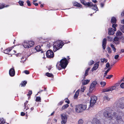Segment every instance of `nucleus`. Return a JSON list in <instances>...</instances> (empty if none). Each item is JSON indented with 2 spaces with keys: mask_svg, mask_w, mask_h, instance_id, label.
Returning <instances> with one entry per match:
<instances>
[{
  "mask_svg": "<svg viewBox=\"0 0 124 124\" xmlns=\"http://www.w3.org/2000/svg\"><path fill=\"white\" fill-rule=\"evenodd\" d=\"M105 110V111H104L103 114L106 118H109L110 120H113L114 118L117 122L122 120L121 115L120 114L117 115L116 112L111 110H110L109 108H107Z\"/></svg>",
  "mask_w": 124,
  "mask_h": 124,
  "instance_id": "f257e3e1",
  "label": "nucleus"
},
{
  "mask_svg": "<svg viewBox=\"0 0 124 124\" xmlns=\"http://www.w3.org/2000/svg\"><path fill=\"white\" fill-rule=\"evenodd\" d=\"M59 62L60 63L58 62L56 65L57 68L59 70L62 69H65L68 63V61L66 58L62 59Z\"/></svg>",
  "mask_w": 124,
  "mask_h": 124,
  "instance_id": "f03ea898",
  "label": "nucleus"
},
{
  "mask_svg": "<svg viewBox=\"0 0 124 124\" xmlns=\"http://www.w3.org/2000/svg\"><path fill=\"white\" fill-rule=\"evenodd\" d=\"M63 45V44L60 41H57L54 44L53 51L54 52L56 51L61 48Z\"/></svg>",
  "mask_w": 124,
  "mask_h": 124,
  "instance_id": "7ed1b4c3",
  "label": "nucleus"
},
{
  "mask_svg": "<svg viewBox=\"0 0 124 124\" xmlns=\"http://www.w3.org/2000/svg\"><path fill=\"white\" fill-rule=\"evenodd\" d=\"M34 44V42L33 41H25L23 42V45L24 48H29L32 46Z\"/></svg>",
  "mask_w": 124,
  "mask_h": 124,
  "instance_id": "20e7f679",
  "label": "nucleus"
},
{
  "mask_svg": "<svg viewBox=\"0 0 124 124\" xmlns=\"http://www.w3.org/2000/svg\"><path fill=\"white\" fill-rule=\"evenodd\" d=\"M119 85V84L118 83H117L116 84L115 86H113L111 87H109L108 88H106L103 90L102 92H109L115 89L116 88V87H117Z\"/></svg>",
  "mask_w": 124,
  "mask_h": 124,
  "instance_id": "39448f33",
  "label": "nucleus"
},
{
  "mask_svg": "<svg viewBox=\"0 0 124 124\" xmlns=\"http://www.w3.org/2000/svg\"><path fill=\"white\" fill-rule=\"evenodd\" d=\"M46 55L47 58H53L54 57V54L51 50L47 51L46 53Z\"/></svg>",
  "mask_w": 124,
  "mask_h": 124,
  "instance_id": "423d86ee",
  "label": "nucleus"
},
{
  "mask_svg": "<svg viewBox=\"0 0 124 124\" xmlns=\"http://www.w3.org/2000/svg\"><path fill=\"white\" fill-rule=\"evenodd\" d=\"M90 101V105L91 107H92L96 102L97 100V98L95 96H91Z\"/></svg>",
  "mask_w": 124,
  "mask_h": 124,
  "instance_id": "0eeeda50",
  "label": "nucleus"
},
{
  "mask_svg": "<svg viewBox=\"0 0 124 124\" xmlns=\"http://www.w3.org/2000/svg\"><path fill=\"white\" fill-rule=\"evenodd\" d=\"M61 116L62 119L61 123L62 124H66L67 120V115L64 114H62L61 115Z\"/></svg>",
  "mask_w": 124,
  "mask_h": 124,
  "instance_id": "6e6552de",
  "label": "nucleus"
},
{
  "mask_svg": "<svg viewBox=\"0 0 124 124\" xmlns=\"http://www.w3.org/2000/svg\"><path fill=\"white\" fill-rule=\"evenodd\" d=\"M97 83L96 81H93L92 83L91 84L89 88V92L91 93L93 89L94 88L96 84Z\"/></svg>",
  "mask_w": 124,
  "mask_h": 124,
  "instance_id": "1a4fd4ad",
  "label": "nucleus"
},
{
  "mask_svg": "<svg viewBox=\"0 0 124 124\" xmlns=\"http://www.w3.org/2000/svg\"><path fill=\"white\" fill-rule=\"evenodd\" d=\"M75 111L78 113H80L82 112L80 104L75 106Z\"/></svg>",
  "mask_w": 124,
  "mask_h": 124,
  "instance_id": "9d476101",
  "label": "nucleus"
},
{
  "mask_svg": "<svg viewBox=\"0 0 124 124\" xmlns=\"http://www.w3.org/2000/svg\"><path fill=\"white\" fill-rule=\"evenodd\" d=\"M9 74L10 76L12 77L14 76L15 74V71L14 68L10 69L9 71Z\"/></svg>",
  "mask_w": 124,
  "mask_h": 124,
  "instance_id": "9b49d317",
  "label": "nucleus"
},
{
  "mask_svg": "<svg viewBox=\"0 0 124 124\" xmlns=\"http://www.w3.org/2000/svg\"><path fill=\"white\" fill-rule=\"evenodd\" d=\"M99 62H97L94 64L92 70V71L94 70H96L98 68L99 66Z\"/></svg>",
  "mask_w": 124,
  "mask_h": 124,
  "instance_id": "f8f14e48",
  "label": "nucleus"
},
{
  "mask_svg": "<svg viewBox=\"0 0 124 124\" xmlns=\"http://www.w3.org/2000/svg\"><path fill=\"white\" fill-rule=\"evenodd\" d=\"M107 43V40L106 38L103 39L102 41V46L103 49L105 50L106 47V44Z\"/></svg>",
  "mask_w": 124,
  "mask_h": 124,
  "instance_id": "ddd939ff",
  "label": "nucleus"
},
{
  "mask_svg": "<svg viewBox=\"0 0 124 124\" xmlns=\"http://www.w3.org/2000/svg\"><path fill=\"white\" fill-rule=\"evenodd\" d=\"M12 49L11 47H8L6 49L4 50V53L7 54H9L8 53L10 52Z\"/></svg>",
  "mask_w": 124,
  "mask_h": 124,
  "instance_id": "4468645a",
  "label": "nucleus"
},
{
  "mask_svg": "<svg viewBox=\"0 0 124 124\" xmlns=\"http://www.w3.org/2000/svg\"><path fill=\"white\" fill-rule=\"evenodd\" d=\"M80 106L81 107L82 112L85 110L86 108L87 105H86L84 104H80Z\"/></svg>",
  "mask_w": 124,
  "mask_h": 124,
  "instance_id": "2eb2a0df",
  "label": "nucleus"
},
{
  "mask_svg": "<svg viewBox=\"0 0 124 124\" xmlns=\"http://www.w3.org/2000/svg\"><path fill=\"white\" fill-rule=\"evenodd\" d=\"M120 39V38L116 36L115 37L114 39V41L115 43L118 44L119 43V40Z\"/></svg>",
  "mask_w": 124,
  "mask_h": 124,
  "instance_id": "dca6fc26",
  "label": "nucleus"
},
{
  "mask_svg": "<svg viewBox=\"0 0 124 124\" xmlns=\"http://www.w3.org/2000/svg\"><path fill=\"white\" fill-rule=\"evenodd\" d=\"M108 34L109 35H113L114 33V31L112 28H110L108 29Z\"/></svg>",
  "mask_w": 124,
  "mask_h": 124,
  "instance_id": "f3484780",
  "label": "nucleus"
},
{
  "mask_svg": "<svg viewBox=\"0 0 124 124\" xmlns=\"http://www.w3.org/2000/svg\"><path fill=\"white\" fill-rule=\"evenodd\" d=\"M73 5L74 6L81 8L82 6L80 4L78 3L77 2H75L73 3Z\"/></svg>",
  "mask_w": 124,
  "mask_h": 124,
  "instance_id": "a211bd4d",
  "label": "nucleus"
},
{
  "mask_svg": "<svg viewBox=\"0 0 124 124\" xmlns=\"http://www.w3.org/2000/svg\"><path fill=\"white\" fill-rule=\"evenodd\" d=\"M85 6L87 7H91L93 6V4L91 2H86Z\"/></svg>",
  "mask_w": 124,
  "mask_h": 124,
  "instance_id": "6ab92c4d",
  "label": "nucleus"
},
{
  "mask_svg": "<svg viewBox=\"0 0 124 124\" xmlns=\"http://www.w3.org/2000/svg\"><path fill=\"white\" fill-rule=\"evenodd\" d=\"M93 121L95 123V124H101V123L100 121L97 118H94L93 120Z\"/></svg>",
  "mask_w": 124,
  "mask_h": 124,
  "instance_id": "aec40b11",
  "label": "nucleus"
},
{
  "mask_svg": "<svg viewBox=\"0 0 124 124\" xmlns=\"http://www.w3.org/2000/svg\"><path fill=\"white\" fill-rule=\"evenodd\" d=\"M27 81H22L21 83L20 84L19 86H21V87H24L25 86L26 84H27Z\"/></svg>",
  "mask_w": 124,
  "mask_h": 124,
  "instance_id": "412c9836",
  "label": "nucleus"
},
{
  "mask_svg": "<svg viewBox=\"0 0 124 124\" xmlns=\"http://www.w3.org/2000/svg\"><path fill=\"white\" fill-rule=\"evenodd\" d=\"M116 18L114 17H113L111 19V23L112 24L116 23Z\"/></svg>",
  "mask_w": 124,
  "mask_h": 124,
  "instance_id": "4be33fe9",
  "label": "nucleus"
},
{
  "mask_svg": "<svg viewBox=\"0 0 124 124\" xmlns=\"http://www.w3.org/2000/svg\"><path fill=\"white\" fill-rule=\"evenodd\" d=\"M79 91L80 90H78L76 92L74 96V99H77L78 98V97L79 95Z\"/></svg>",
  "mask_w": 124,
  "mask_h": 124,
  "instance_id": "5701e85b",
  "label": "nucleus"
},
{
  "mask_svg": "<svg viewBox=\"0 0 124 124\" xmlns=\"http://www.w3.org/2000/svg\"><path fill=\"white\" fill-rule=\"evenodd\" d=\"M90 69V68H88L85 71V74L84 76V77H85L88 75L89 71Z\"/></svg>",
  "mask_w": 124,
  "mask_h": 124,
  "instance_id": "b1692460",
  "label": "nucleus"
},
{
  "mask_svg": "<svg viewBox=\"0 0 124 124\" xmlns=\"http://www.w3.org/2000/svg\"><path fill=\"white\" fill-rule=\"evenodd\" d=\"M46 75L48 77L53 78L54 77V75L52 73H50L48 72H47L46 73Z\"/></svg>",
  "mask_w": 124,
  "mask_h": 124,
  "instance_id": "393cba45",
  "label": "nucleus"
},
{
  "mask_svg": "<svg viewBox=\"0 0 124 124\" xmlns=\"http://www.w3.org/2000/svg\"><path fill=\"white\" fill-rule=\"evenodd\" d=\"M69 105L68 104H66L65 105H64L62 107V110H64L66 109L68 107Z\"/></svg>",
  "mask_w": 124,
  "mask_h": 124,
  "instance_id": "a878e982",
  "label": "nucleus"
},
{
  "mask_svg": "<svg viewBox=\"0 0 124 124\" xmlns=\"http://www.w3.org/2000/svg\"><path fill=\"white\" fill-rule=\"evenodd\" d=\"M35 50L37 51H39L41 50V47L40 46H37L35 48Z\"/></svg>",
  "mask_w": 124,
  "mask_h": 124,
  "instance_id": "bb28decb",
  "label": "nucleus"
},
{
  "mask_svg": "<svg viewBox=\"0 0 124 124\" xmlns=\"http://www.w3.org/2000/svg\"><path fill=\"white\" fill-rule=\"evenodd\" d=\"M9 6L8 5L5 6V4H2L0 5V9H2L5 7H7Z\"/></svg>",
  "mask_w": 124,
  "mask_h": 124,
  "instance_id": "cd10ccee",
  "label": "nucleus"
},
{
  "mask_svg": "<svg viewBox=\"0 0 124 124\" xmlns=\"http://www.w3.org/2000/svg\"><path fill=\"white\" fill-rule=\"evenodd\" d=\"M111 69V68L109 67L108 68L107 70L105 71L104 74L103 76L104 77H105L107 75V73L109 72V70Z\"/></svg>",
  "mask_w": 124,
  "mask_h": 124,
  "instance_id": "c85d7f7f",
  "label": "nucleus"
},
{
  "mask_svg": "<svg viewBox=\"0 0 124 124\" xmlns=\"http://www.w3.org/2000/svg\"><path fill=\"white\" fill-rule=\"evenodd\" d=\"M6 124L5 120L3 118L0 119V124Z\"/></svg>",
  "mask_w": 124,
  "mask_h": 124,
  "instance_id": "c756f323",
  "label": "nucleus"
},
{
  "mask_svg": "<svg viewBox=\"0 0 124 124\" xmlns=\"http://www.w3.org/2000/svg\"><path fill=\"white\" fill-rule=\"evenodd\" d=\"M112 24H113L112 25V27L113 28H114V31H116V27L117 26V24L116 23H113Z\"/></svg>",
  "mask_w": 124,
  "mask_h": 124,
  "instance_id": "7c9ffc66",
  "label": "nucleus"
},
{
  "mask_svg": "<svg viewBox=\"0 0 124 124\" xmlns=\"http://www.w3.org/2000/svg\"><path fill=\"white\" fill-rule=\"evenodd\" d=\"M122 32L120 31H118L116 34V35L117 37L121 36L122 35Z\"/></svg>",
  "mask_w": 124,
  "mask_h": 124,
  "instance_id": "2f4dec72",
  "label": "nucleus"
},
{
  "mask_svg": "<svg viewBox=\"0 0 124 124\" xmlns=\"http://www.w3.org/2000/svg\"><path fill=\"white\" fill-rule=\"evenodd\" d=\"M119 107L120 108L122 109L124 108V104L123 103H120V105L119 106Z\"/></svg>",
  "mask_w": 124,
  "mask_h": 124,
  "instance_id": "473e14b6",
  "label": "nucleus"
},
{
  "mask_svg": "<svg viewBox=\"0 0 124 124\" xmlns=\"http://www.w3.org/2000/svg\"><path fill=\"white\" fill-rule=\"evenodd\" d=\"M120 29L122 32L124 33V25H120Z\"/></svg>",
  "mask_w": 124,
  "mask_h": 124,
  "instance_id": "72a5a7b5",
  "label": "nucleus"
},
{
  "mask_svg": "<svg viewBox=\"0 0 124 124\" xmlns=\"http://www.w3.org/2000/svg\"><path fill=\"white\" fill-rule=\"evenodd\" d=\"M101 62L103 63L104 62H106L108 61L107 59H106L105 58H103V59H101Z\"/></svg>",
  "mask_w": 124,
  "mask_h": 124,
  "instance_id": "f704fd0d",
  "label": "nucleus"
},
{
  "mask_svg": "<svg viewBox=\"0 0 124 124\" xmlns=\"http://www.w3.org/2000/svg\"><path fill=\"white\" fill-rule=\"evenodd\" d=\"M94 63V61L92 60H91L88 63V64L89 65H91Z\"/></svg>",
  "mask_w": 124,
  "mask_h": 124,
  "instance_id": "c9c22d12",
  "label": "nucleus"
},
{
  "mask_svg": "<svg viewBox=\"0 0 124 124\" xmlns=\"http://www.w3.org/2000/svg\"><path fill=\"white\" fill-rule=\"evenodd\" d=\"M18 3L21 6H23L24 5V2L23 1L19 0L18 2Z\"/></svg>",
  "mask_w": 124,
  "mask_h": 124,
  "instance_id": "e433bc0d",
  "label": "nucleus"
},
{
  "mask_svg": "<svg viewBox=\"0 0 124 124\" xmlns=\"http://www.w3.org/2000/svg\"><path fill=\"white\" fill-rule=\"evenodd\" d=\"M106 83L105 82H101L100 83V84L101 85V86L104 87L106 85Z\"/></svg>",
  "mask_w": 124,
  "mask_h": 124,
  "instance_id": "4c0bfd02",
  "label": "nucleus"
},
{
  "mask_svg": "<svg viewBox=\"0 0 124 124\" xmlns=\"http://www.w3.org/2000/svg\"><path fill=\"white\" fill-rule=\"evenodd\" d=\"M89 80H86L84 81V82H83V84L84 85H86L89 83Z\"/></svg>",
  "mask_w": 124,
  "mask_h": 124,
  "instance_id": "58836bf2",
  "label": "nucleus"
},
{
  "mask_svg": "<svg viewBox=\"0 0 124 124\" xmlns=\"http://www.w3.org/2000/svg\"><path fill=\"white\" fill-rule=\"evenodd\" d=\"M94 7V8H92L94 10H97L98 9V8L97 6V5L96 4L93 5V6H92Z\"/></svg>",
  "mask_w": 124,
  "mask_h": 124,
  "instance_id": "ea45409f",
  "label": "nucleus"
},
{
  "mask_svg": "<svg viewBox=\"0 0 124 124\" xmlns=\"http://www.w3.org/2000/svg\"><path fill=\"white\" fill-rule=\"evenodd\" d=\"M86 88V87H84V86H82L81 87V89H80V91H81L82 92H84V91L85 90V89Z\"/></svg>",
  "mask_w": 124,
  "mask_h": 124,
  "instance_id": "a19ab883",
  "label": "nucleus"
},
{
  "mask_svg": "<svg viewBox=\"0 0 124 124\" xmlns=\"http://www.w3.org/2000/svg\"><path fill=\"white\" fill-rule=\"evenodd\" d=\"M84 121L82 119H80L78 120V123L79 124H83Z\"/></svg>",
  "mask_w": 124,
  "mask_h": 124,
  "instance_id": "79ce46f5",
  "label": "nucleus"
},
{
  "mask_svg": "<svg viewBox=\"0 0 124 124\" xmlns=\"http://www.w3.org/2000/svg\"><path fill=\"white\" fill-rule=\"evenodd\" d=\"M66 100L65 101V102L67 103L68 104H69L70 103V101L67 98H66L65 99Z\"/></svg>",
  "mask_w": 124,
  "mask_h": 124,
  "instance_id": "37998d69",
  "label": "nucleus"
},
{
  "mask_svg": "<svg viewBox=\"0 0 124 124\" xmlns=\"http://www.w3.org/2000/svg\"><path fill=\"white\" fill-rule=\"evenodd\" d=\"M110 67V64L109 62H108L106 64V67L107 68H105V69H106L107 68H109V67Z\"/></svg>",
  "mask_w": 124,
  "mask_h": 124,
  "instance_id": "c03bdc74",
  "label": "nucleus"
},
{
  "mask_svg": "<svg viewBox=\"0 0 124 124\" xmlns=\"http://www.w3.org/2000/svg\"><path fill=\"white\" fill-rule=\"evenodd\" d=\"M36 101H37L40 102L41 101V98L40 97H37L36 98Z\"/></svg>",
  "mask_w": 124,
  "mask_h": 124,
  "instance_id": "a18cd8bd",
  "label": "nucleus"
},
{
  "mask_svg": "<svg viewBox=\"0 0 124 124\" xmlns=\"http://www.w3.org/2000/svg\"><path fill=\"white\" fill-rule=\"evenodd\" d=\"M36 1V0H34L32 2L33 4L36 6H38V3H35V2Z\"/></svg>",
  "mask_w": 124,
  "mask_h": 124,
  "instance_id": "49530a36",
  "label": "nucleus"
},
{
  "mask_svg": "<svg viewBox=\"0 0 124 124\" xmlns=\"http://www.w3.org/2000/svg\"><path fill=\"white\" fill-rule=\"evenodd\" d=\"M113 76V75H109L108 76L106 77V78L107 79H110L111 78H112Z\"/></svg>",
  "mask_w": 124,
  "mask_h": 124,
  "instance_id": "de8ad7c7",
  "label": "nucleus"
},
{
  "mask_svg": "<svg viewBox=\"0 0 124 124\" xmlns=\"http://www.w3.org/2000/svg\"><path fill=\"white\" fill-rule=\"evenodd\" d=\"M25 108H24V111H26L28 109H29V108L28 107V105L27 106H24Z\"/></svg>",
  "mask_w": 124,
  "mask_h": 124,
  "instance_id": "09e8293b",
  "label": "nucleus"
},
{
  "mask_svg": "<svg viewBox=\"0 0 124 124\" xmlns=\"http://www.w3.org/2000/svg\"><path fill=\"white\" fill-rule=\"evenodd\" d=\"M32 91L31 90H29L28 93L27 94L28 96H30L32 94Z\"/></svg>",
  "mask_w": 124,
  "mask_h": 124,
  "instance_id": "8fccbe9b",
  "label": "nucleus"
},
{
  "mask_svg": "<svg viewBox=\"0 0 124 124\" xmlns=\"http://www.w3.org/2000/svg\"><path fill=\"white\" fill-rule=\"evenodd\" d=\"M107 50L109 53H110L111 52V51L110 48L109 47H108L107 48Z\"/></svg>",
  "mask_w": 124,
  "mask_h": 124,
  "instance_id": "3c124183",
  "label": "nucleus"
},
{
  "mask_svg": "<svg viewBox=\"0 0 124 124\" xmlns=\"http://www.w3.org/2000/svg\"><path fill=\"white\" fill-rule=\"evenodd\" d=\"M80 2L81 3H82L84 5H85L86 1L84 0H80Z\"/></svg>",
  "mask_w": 124,
  "mask_h": 124,
  "instance_id": "603ef678",
  "label": "nucleus"
},
{
  "mask_svg": "<svg viewBox=\"0 0 124 124\" xmlns=\"http://www.w3.org/2000/svg\"><path fill=\"white\" fill-rule=\"evenodd\" d=\"M104 100H107L108 101L110 100V99L108 97L106 96H105L104 97Z\"/></svg>",
  "mask_w": 124,
  "mask_h": 124,
  "instance_id": "864d4df0",
  "label": "nucleus"
},
{
  "mask_svg": "<svg viewBox=\"0 0 124 124\" xmlns=\"http://www.w3.org/2000/svg\"><path fill=\"white\" fill-rule=\"evenodd\" d=\"M26 3H27V5L28 6H31V3L30 2V1L29 0H27V1H26Z\"/></svg>",
  "mask_w": 124,
  "mask_h": 124,
  "instance_id": "5fc2aeb1",
  "label": "nucleus"
},
{
  "mask_svg": "<svg viewBox=\"0 0 124 124\" xmlns=\"http://www.w3.org/2000/svg\"><path fill=\"white\" fill-rule=\"evenodd\" d=\"M120 86L122 88H124V83H122L120 85Z\"/></svg>",
  "mask_w": 124,
  "mask_h": 124,
  "instance_id": "6e6d98bb",
  "label": "nucleus"
},
{
  "mask_svg": "<svg viewBox=\"0 0 124 124\" xmlns=\"http://www.w3.org/2000/svg\"><path fill=\"white\" fill-rule=\"evenodd\" d=\"M24 72L26 74H29L30 73L27 70H24Z\"/></svg>",
  "mask_w": 124,
  "mask_h": 124,
  "instance_id": "4d7b16f0",
  "label": "nucleus"
},
{
  "mask_svg": "<svg viewBox=\"0 0 124 124\" xmlns=\"http://www.w3.org/2000/svg\"><path fill=\"white\" fill-rule=\"evenodd\" d=\"M120 39H121L122 42L123 43H124V37H122L121 38L120 37Z\"/></svg>",
  "mask_w": 124,
  "mask_h": 124,
  "instance_id": "13d9d810",
  "label": "nucleus"
},
{
  "mask_svg": "<svg viewBox=\"0 0 124 124\" xmlns=\"http://www.w3.org/2000/svg\"><path fill=\"white\" fill-rule=\"evenodd\" d=\"M119 57V55L118 54L115 55L114 56V58L116 59H118Z\"/></svg>",
  "mask_w": 124,
  "mask_h": 124,
  "instance_id": "bf43d9fd",
  "label": "nucleus"
},
{
  "mask_svg": "<svg viewBox=\"0 0 124 124\" xmlns=\"http://www.w3.org/2000/svg\"><path fill=\"white\" fill-rule=\"evenodd\" d=\"M101 6V7H103L104 5V3H101L100 4Z\"/></svg>",
  "mask_w": 124,
  "mask_h": 124,
  "instance_id": "052dcab7",
  "label": "nucleus"
},
{
  "mask_svg": "<svg viewBox=\"0 0 124 124\" xmlns=\"http://www.w3.org/2000/svg\"><path fill=\"white\" fill-rule=\"evenodd\" d=\"M25 115V113L23 112H22L21 113V115L22 116H23Z\"/></svg>",
  "mask_w": 124,
  "mask_h": 124,
  "instance_id": "680f3d73",
  "label": "nucleus"
},
{
  "mask_svg": "<svg viewBox=\"0 0 124 124\" xmlns=\"http://www.w3.org/2000/svg\"><path fill=\"white\" fill-rule=\"evenodd\" d=\"M108 39L110 41H112V38L109 36L108 37Z\"/></svg>",
  "mask_w": 124,
  "mask_h": 124,
  "instance_id": "e2e57ef3",
  "label": "nucleus"
},
{
  "mask_svg": "<svg viewBox=\"0 0 124 124\" xmlns=\"http://www.w3.org/2000/svg\"><path fill=\"white\" fill-rule=\"evenodd\" d=\"M28 101H26V102L24 103V106H26L27 104L28 103Z\"/></svg>",
  "mask_w": 124,
  "mask_h": 124,
  "instance_id": "0e129e2a",
  "label": "nucleus"
},
{
  "mask_svg": "<svg viewBox=\"0 0 124 124\" xmlns=\"http://www.w3.org/2000/svg\"><path fill=\"white\" fill-rule=\"evenodd\" d=\"M63 103V102L62 101H60L59 103V105H62Z\"/></svg>",
  "mask_w": 124,
  "mask_h": 124,
  "instance_id": "69168bd1",
  "label": "nucleus"
},
{
  "mask_svg": "<svg viewBox=\"0 0 124 124\" xmlns=\"http://www.w3.org/2000/svg\"><path fill=\"white\" fill-rule=\"evenodd\" d=\"M121 23L122 24H124L123 25H124V18L123 20H122L121 21Z\"/></svg>",
  "mask_w": 124,
  "mask_h": 124,
  "instance_id": "338daca9",
  "label": "nucleus"
},
{
  "mask_svg": "<svg viewBox=\"0 0 124 124\" xmlns=\"http://www.w3.org/2000/svg\"><path fill=\"white\" fill-rule=\"evenodd\" d=\"M124 49H122L121 50V51L120 52V53H124Z\"/></svg>",
  "mask_w": 124,
  "mask_h": 124,
  "instance_id": "774afa93",
  "label": "nucleus"
}]
</instances>
